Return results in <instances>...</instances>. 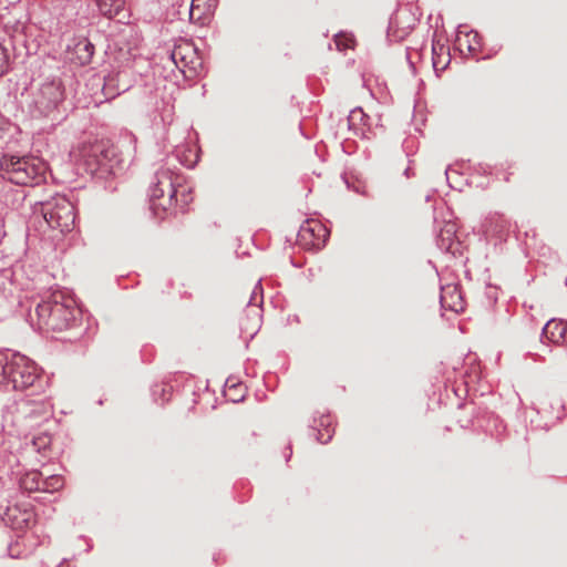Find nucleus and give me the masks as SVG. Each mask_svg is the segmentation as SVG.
<instances>
[{"label": "nucleus", "mask_w": 567, "mask_h": 567, "mask_svg": "<svg viewBox=\"0 0 567 567\" xmlns=\"http://www.w3.org/2000/svg\"><path fill=\"white\" fill-rule=\"evenodd\" d=\"M86 173L104 178L123 169L116 147L107 141H89L78 144L70 153Z\"/></svg>", "instance_id": "nucleus-1"}, {"label": "nucleus", "mask_w": 567, "mask_h": 567, "mask_svg": "<svg viewBox=\"0 0 567 567\" xmlns=\"http://www.w3.org/2000/svg\"><path fill=\"white\" fill-rule=\"evenodd\" d=\"M78 312L75 300L62 291H54L48 300L35 308L32 321L39 329L47 331H63L75 319Z\"/></svg>", "instance_id": "nucleus-2"}, {"label": "nucleus", "mask_w": 567, "mask_h": 567, "mask_svg": "<svg viewBox=\"0 0 567 567\" xmlns=\"http://www.w3.org/2000/svg\"><path fill=\"white\" fill-rule=\"evenodd\" d=\"M156 179L157 182L152 188L151 194L152 209L155 215L163 218L179 204V188H182V205L187 204V195L177 174L171 169H161L156 174Z\"/></svg>", "instance_id": "nucleus-3"}, {"label": "nucleus", "mask_w": 567, "mask_h": 567, "mask_svg": "<svg viewBox=\"0 0 567 567\" xmlns=\"http://www.w3.org/2000/svg\"><path fill=\"white\" fill-rule=\"evenodd\" d=\"M47 169L45 162L38 156H3L0 159L2 176L17 185L39 184Z\"/></svg>", "instance_id": "nucleus-4"}, {"label": "nucleus", "mask_w": 567, "mask_h": 567, "mask_svg": "<svg viewBox=\"0 0 567 567\" xmlns=\"http://www.w3.org/2000/svg\"><path fill=\"white\" fill-rule=\"evenodd\" d=\"M41 213L43 219L52 229L68 233L74 227V207L65 197H55L53 200L43 204Z\"/></svg>", "instance_id": "nucleus-5"}, {"label": "nucleus", "mask_w": 567, "mask_h": 567, "mask_svg": "<svg viewBox=\"0 0 567 567\" xmlns=\"http://www.w3.org/2000/svg\"><path fill=\"white\" fill-rule=\"evenodd\" d=\"M38 379V368L29 358L22 354H13L9 361L7 382L12 383L17 390H24Z\"/></svg>", "instance_id": "nucleus-6"}, {"label": "nucleus", "mask_w": 567, "mask_h": 567, "mask_svg": "<svg viewBox=\"0 0 567 567\" xmlns=\"http://www.w3.org/2000/svg\"><path fill=\"white\" fill-rule=\"evenodd\" d=\"M172 61L187 78H192L203 68V60L197 48L187 40L175 44L171 53Z\"/></svg>", "instance_id": "nucleus-7"}, {"label": "nucleus", "mask_w": 567, "mask_h": 567, "mask_svg": "<svg viewBox=\"0 0 567 567\" xmlns=\"http://www.w3.org/2000/svg\"><path fill=\"white\" fill-rule=\"evenodd\" d=\"M2 520L12 529L23 530L35 524V514L30 503H16L7 507Z\"/></svg>", "instance_id": "nucleus-8"}, {"label": "nucleus", "mask_w": 567, "mask_h": 567, "mask_svg": "<svg viewBox=\"0 0 567 567\" xmlns=\"http://www.w3.org/2000/svg\"><path fill=\"white\" fill-rule=\"evenodd\" d=\"M329 235V229L321 221L310 219L301 225L298 239L306 248L320 249L326 245Z\"/></svg>", "instance_id": "nucleus-9"}, {"label": "nucleus", "mask_w": 567, "mask_h": 567, "mask_svg": "<svg viewBox=\"0 0 567 567\" xmlns=\"http://www.w3.org/2000/svg\"><path fill=\"white\" fill-rule=\"evenodd\" d=\"M63 91L61 84L58 82H48L39 89L35 104L43 112L48 113L62 101Z\"/></svg>", "instance_id": "nucleus-10"}, {"label": "nucleus", "mask_w": 567, "mask_h": 567, "mask_svg": "<svg viewBox=\"0 0 567 567\" xmlns=\"http://www.w3.org/2000/svg\"><path fill=\"white\" fill-rule=\"evenodd\" d=\"M93 53L94 47L86 38L74 39L73 44L68 47V60L78 65L90 63Z\"/></svg>", "instance_id": "nucleus-11"}, {"label": "nucleus", "mask_w": 567, "mask_h": 567, "mask_svg": "<svg viewBox=\"0 0 567 567\" xmlns=\"http://www.w3.org/2000/svg\"><path fill=\"white\" fill-rule=\"evenodd\" d=\"M217 0H192L189 9V19L193 23L206 25L210 22Z\"/></svg>", "instance_id": "nucleus-12"}, {"label": "nucleus", "mask_w": 567, "mask_h": 567, "mask_svg": "<svg viewBox=\"0 0 567 567\" xmlns=\"http://www.w3.org/2000/svg\"><path fill=\"white\" fill-rule=\"evenodd\" d=\"M99 11L109 19L123 22L128 18L125 0H95Z\"/></svg>", "instance_id": "nucleus-13"}, {"label": "nucleus", "mask_w": 567, "mask_h": 567, "mask_svg": "<svg viewBox=\"0 0 567 567\" xmlns=\"http://www.w3.org/2000/svg\"><path fill=\"white\" fill-rule=\"evenodd\" d=\"M451 62L450 49L439 40L432 43V63L436 74L443 72Z\"/></svg>", "instance_id": "nucleus-14"}, {"label": "nucleus", "mask_w": 567, "mask_h": 567, "mask_svg": "<svg viewBox=\"0 0 567 567\" xmlns=\"http://www.w3.org/2000/svg\"><path fill=\"white\" fill-rule=\"evenodd\" d=\"M544 336L555 344L567 342V322L551 319L544 327Z\"/></svg>", "instance_id": "nucleus-15"}, {"label": "nucleus", "mask_w": 567, "mask_h": 567, "mask_svg": "<svg viewBox=\"0 0 567 567\" xmlns=\"http://www.w3.org/2000/svg\"><path fill=\"white\" fill-rule=\"evenodd\" d=\"M456 44L461 52L466 50L468 53H474L481 47V38L475 31H460L456 37Z\"/></svg>", "instance_id": "nucleus-16"}, {"label": "nucleus", "mask_w": 567, "mask_h": 567, "mask_svg": "<svg viewBox=\"0 0 567 567\" xmlns=\"http://www.w3.org/2000/svg\"><path fill=\"white\" fill-rule=\"evenodd\" d=\"M42 482L43 478L41 472L30 471L22 476L20 485L28 492H42Z\"/></svg>", "instance_id": "nucleus-17"}, {"label": "nucleus", "mask_w": 567, "mask_h": 567, "mask_svg": "<svg viewBox=\"0 0 567 567\" xmlns=\"http://www.w3.org/2000/svg\"><path fill=\"white\" fill-rule=\"evenodd\" d=\"M64 487V478L61 475H50L42 482V492L54 493Z\"/></svg>", "instance_id": "nucleus-18"}, {"label": "nucleus", "mask_w": 567, "mask_h": 567, "mask_svg": "<svg viewBox=\"0 0 567 567\" xmlns=\"http://www.w3.org/2000/svg\"><path fill=\"white\" fill-rule=\"evenodd\" d=\"M33 446L38 452L45 451L51 444V436L48 433H41L33 437Z\"/></svg>", "instance_id": "nucleus-19"}, {"label": "nucleus", "mask_w": 567, "mask_h": 567, "mask_svg": "<svg viewBox=\"0 0 567 567\" xmlns=\"http://www.w3.org/2000/svg\"><path fill=\"white\" fill-rule=\"evenodd\" d=\"M334 42H336L338 50L343 51L347 49H353L355 41L352 35L338 34L336 37Z\"/></svg>", "instance_id": "nucleus-20"}, {"label": "nucleus", "mask_w": 567, "mask_h": 567, "mask_svg": "<svg viewBox=\"0 0 567 567\" xmlns=\"http://www.w3.org/2000/svg\"><path fill=\"white\" fill-rule=\"evenodd\" d=\"M9 68V55L7 49L0 43V76L7 72Z\"/></svg>", "instance_id": "nucleus-21"}, {"label": "nucleus", "mask_w": 567, "mask_h": 567, "mask_svg": "<svg viewBox=\"0 0 567 567\" xmlns=\"http://www.w3.org/2000/svg\"><path fill=\"white\" fill-rule=\"evenodd\" d=\"M9 372V361L0 353V383L7 382Z\"/></svg>", "instance_id": "nucleus-22"}, {"label": "nucleus", "mask_w": 567, "mask_h": 567, "mask_svg": "<svg viewBox=\"0 0 567 567\" xmlns=\"http://www.w3.org/2000/svg\"><path fill=\"white\" fill-rule=\"evenodd\" d=\"M447 307H450L454 311H460V310L463 309V306H462L461 301L454 302L453 305H447Z\"/></svg>", "instance_id": "nucleus-23"}, {"label": "nucleus", "mask_w": 567, "mask_h": 567, "mask_svg": "<svg viewBox=\"0 0 567 567\" xmlns=\"http://www.w3.org/2000/svg\"><path fill=\"white\" fill-rule=\"evenodd\" d=\"M446 293H447V291L445 290L444 293L442 295V302L443 303H446Z\"/></svg>", "instance_id": "nucleus-24"}, {"label": "nucleus", "mask_w": 567, "mask_h": 567, "mask_svg": "<svg viewBox=\"0 0 567 567\" xmlns=\"http://www.w3.org/2000/svg\"><path fill=\"white\" fill-rule=\"evenodd\" d=\"M3 125H6V122L2 117H0V131L3 128Z\"/></svg>", "instance_id": "nucleus-25"}]
</instances>
